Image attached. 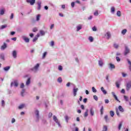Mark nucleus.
Listing matches in <instances>:
<instances>
[{
  "label": "nucleus",
  "instance_id": "nucleus-28",
  "mask_svg": "<svg viewBox=\"0 0 131 131\" xmlns=\"http://www.w3.org/2000/svg\"><path fill=\"white\" fill-rule=\"evenodd\" d=\"M39 32L41 36H43L46 34V32H45L43 30H40Z\"/></svg>",
  "mask_w": 131,
  "mask_h": 131
},
{
  "label": "nucleus",
  "instance_id": "nucleus-43",
  "mask_svg": "<svg viewBox=\"0 0 131 131\" xmlns=\"http://www.w3.org/2000/svg\"><path fill=\"white\" fill-rule=\"evenodd\" d=\"M57 81H58V82H59V83H61L62 82V78L61 77H59L57 79Z\"/></svg>",
  "mask_w": 131,
  "mask_h": 131
},
{
  "label": "nucleus",
  "instance_id": "nucleus-56",
  "mask_svg": "<svg viewBox=\"0 0 131 131\" xmlns=\"http://www.w3.org/2000/svg\"><path fill=\"white\" fill-rule=\"evenodd\" d=\"M93 98L94 100H95V101H98V96H97V95H94L93 96Z\"/></svg>",
  "mask_w": 131,
  "mask_h": 131
},
{
  "label": "nucleus",
  "instance_id": "nucleus-36",
  "mask_svg": "<svg viewBox=\"0 0 131 131\" xmlns=\"http://www.w3.org/2000/svg\"><path fill=\"white\" fill-rule=\"evenodd\" d=\"M104 119H105L106 122H109V119H108V116L107 115H105L104 116Z\"/></svg>",
  "mask_w": 131,
  "mask_h": 131
},
{
  "label": "nucleus",
  "instance_id": "nucleus-10",
  "mask_svg": "<svg viewBox=\"0 0 131 131\" xmlns=\"http://www.w3.org/2000/svg\"><path fill=\"white\" fill-rule=\"evenodd\" d=\"M37 5L38 7L37 8V10H38V11H40V9H41V1H38Z\"/></svg>",
  "mask_w": 131,
  "mask_h": 131
},
{
  "label": "nucleus",
  "instance_id": "nucleus-57",
  "mask_svg": "<svg viewBox=\"0 0 131 131\" xmlns=\"http://www.w3.org/2000/svg\"><path fill=\"white\" fill-rule=\"evenodd\" d=\"M116 60L117 61V62H120V58H119L118 56L116 57Z\"/></svg>",
  "mask_w": 131,
  "mask_h": 131
},
{
  "label": "nucleus",
  "instance_id": "nucleus-44",
  "mask_svg": "<svg viewBox=\"0 0 131 131\" xmlns=\"http://www.w3.org/2000/svg\"><path fill=\"white\" fill-rule=\"evenodd\" d=\"M58 69L59 71H62V70H63V67L61 66H59Z\"/></svg>",
  "mask_w": 131,
  "mask_h": 131
},
{
  "label": "nucleus",
  "instance_id": "nucleus-40",
  "mask_svg": "<svg viewBox=\"0 0 131 131\" xmlns=\"http://www.w3.org/2000/svg\"><path fill=\"white\" fill-rule=\"evenodd\" d=\"M4 14H5V10L4 9H1L0 10V15H4Z\"/></svg>",
  "mask_w": 131,
  "mask_h": 131
},
{
  "label": "nucleus",
  "instance_id": "nucleus-64",
  "mask_svg": "<svg viewBox=\"0 0 131 131\" xmlns=\"http://www.w3.org/2000/svg\"><path fill=\"white\" fill-rule=\"evenodd\" d=\"M14 122H16V120L15 119V118H12L11 120V123H14Z\"/></svg>",
  "mask_w": 131,
  "mask_h": 131
},
{
  "label": "nucleus",
  "instance_id": "nucleus-39",
  "mask_svg": "<svg viewBox=\"0 0 131 131\" xmlns=\"http://www.w3.org/2000/svg\"><path fill=\"white\" fill-rule=\"evenodd\" d=\"M25 93V89H23L21 92V96L24 97V93Z\"/></svg>",
  "mask_w": 131,
  "mask_h": 131
},
{
  "label": "nucleus",
  "instance_id": "nucleus-58",
  "mask_svg": "<svg viewBox=\"0 0 131 131\" xmlns=\"http://www.w3.org/2000/svg\"><path fill=\"white\" fill-rule=\"evenodd\" d=\"M15 34H16V32L15 31L10 32V35H15Z\"/></svg>",
  "mask_w": 131,
  "mask_h": 131
},
{
  "label": "nucleus",
  "instance_id": "nucleus-63",
  "mask_svg": "<svg viewBox=\"0 0 131 131\" xmlns=\"http://www.w3.org/2000/svg\"><path fill=\"white\" fill-rule=\"evenodd\" d=\"M37 28H34L33 29V32H36V31H37Z\"/></svg>",
  "mask_w": 131,
  "mask_h": 131
},
{
  "label": "nucleus",
  "instance_id": "nucleus-38",
  "mask_svg": "<svg viewBox=\"0 0 131 131\" xmlns=\"http://www.w3.org/2000/svg\"><path fill=\"white\" fill-rule=\"evenodd\" d=\"M110 115L111 117H113V116H114V112H113V111H111L110 112Z\"/></svg>",
  "mask_w": 131,
  "mask_h": 131
},
{
  "label": "nucleus",
  "instance_id": "nucleus-33",
  "mask_svg": "<svg viewBox=\"0 0 131 131\" xmlns=\"http://www.w3.org/2000/svg\"><path fill=\"white\" fill-rule=\"evenodd\" d=\"M7 26H8L7 25H2L1 26L0 29L1 30L5 29V28H7Z\"/></svg>",
  "mask_w": 131,
  "mask_h": 131
},
{
  "label": "nucleus",
  "instance_id": "nucleus-3",
  "mask_svg": "<svg viewBox=\"0 0 131 131\" xmlns=\"http://www.w3.org/2000/svg\"><path fill=\"white\" fill-rule=\"evenodd\" d=\"M129 53H130V50L129 49L128 47L125 46V50L123 52L124 56H127V55H128V54H129Z\"/></svg>",
  "mask_w": 131,
  "mask_h": 131
},
{
  "label": "nucleus",
  "instance_id": "nucleus-20",
  "mask_svg": "<svg viewBox=\"0 0 131 131\" xmlns=\"http://www.w3.org/2000/svg\"><path fill=\"white\" fill-rule=\"evenodd\" d=\"M25 107V104H21L20 105H19V106L18 107V109L19 110H21V109H23V108H24Z\"/></svg>",
  "mask_w": 131,
  "mask_h": 131
},
{
  "label": "nucleus",
  "instance_id": "nucleus-9",
  "mask_svg": "<svg viewBox=\"0 0 131 131\" xmlns=\"http://www.w3.org/2000/svg\"><path fill=\"white\" fill-rule=\"evenodd\" d=\"M81 29H82V25L79 24L76 26V31L77 32L79 31V30H81Z\"/></svg>",
  "mask_w": 131,
  "mask_h": 131
},
{
  "label": "nucleus",
  "instance_id": "nucleus-62",
  "mask_svg": "<svg viewBox=\"0 0 131 131\" xmlns=\"http://www.w3.org/2000/svg\"><path fill=\"white\" fill-rule=\"evenodd\" d=\"M116 85L117 88H119L120 84H119V83L118 82H116Z\"/></svg>",
  "mask_w": 131,
  "mask_h": 131
},
{
  "label": "nucleus",
  "instance_id": "nucleus-12",
  "mask_svg": "<svg viewBox=\"0 0 131 131\" xmlns=\"http://www.w3.org/2000/svg\"><path fill=\"white\" fill-rule=\"evenodd\" d=\"M105 35L106 36V39H109L111 37V33L110 32H106Z\"/></svg>",
  "mask_w": 131,
  "mask_h": 131
},
{
  "label": "nucleus",
  "instance_id": "nucleus-37",
  "mask_svg": "<svg viewBox=\"0 0 131 131\" xmlns=\"http://www.w3.org/2000/svg\"><path fill=\"white\" fill-rule=\"evenodd\" d=\"M107 130H108V127H107V126L106 125L103 126L102 131H107Z\"/></svg>",
  "mask_w": 131,
  "mask_h": 131
},
{
  "label": "nucleus",
  "instance_id": "nucleus-21",
  "mask_svg": "<svg viewBox=\"0 0 131 131\" xmlns=\"http://www.w3.org/2000/svg\"><path fill=\"white\" fill-rule=\"evenodd\" d=\"M110 69H115V66L112 63H110Z\"/></svg>",
  "mask_w": 131,
  "mask_h": 131
},
{
  "label": "nucleus",
  "instance_id": "nucleus-50",
  "mask_svg": "<svg viewBox=\"0 0 131 131\" xmlns=\"http://www.w3.org/2000/svg\"><path fill=\"white\" fill-rule=\"evenodd\" d=\"M51 47H54L55 46V42L54 41H52L50 43Z\"/></svg>",
  "mask_w": 131,
  "mask_h": 131
},
{
  "label": "nucleus",
  "instance_id": "nucleus-47",
  "mask_svg": "<svg viewBox=\"0 0 131 131\" xmlns=\"http://www.w3.org/2000/svg\"><path fill=\"white\" fill-rule=\"evenodd\" d=\"M94 16H98L99 15V12L96 10L94 13Z\"/></svg>",
  "mask_w": 131,
  "mask_h": 131
},
{
  "label": "nucleus",
  "instance_id": "nucleus-55",
  "mask_svg": "<svg viewBox=\"0 0 131 131\" xmlns=\"http://www.w3.org/2000/svg\"><path fill=\"white\" fill-rule=\"evenodd\" d=\"M71 6L72 8H74V6H75V2H72Z\"/></svg>",
  "mask_w": 131,
  "mask_h": 131
},
{
  "label": "nucleus",
  "instance_id": "nucleus-61",
  "mask_svg": "<svg viewBox=\"0 0 131 131\" xmlns=\"http://www.w3.org/2000/svg\"><path fill=\"white\" fill-rule=\"evenodd\" d=\"M92 30H93V31H97V28H96L95 26L93 27L92 28Z\"/></svg>",
  "mask_w": 131,
  "mask_h": 131
},
{
  "label": "nucleus",
  "instance_id": "nucleus-18",
  "mask_svg": "<svg viewBox=\"0 0 131 131\" xmlns=\"http://www.w3.org/2000/svg\"><path fill=\"white\" fill-rule=\"evenodd\" d=\"M41 123L43 124H48V122H47V119H46L45 118H42L41 119Z\"/></svg>",
  "mask_w": 131,
  "mask_h": 131
},
{
  "label": "nucleus",
  "instance_id": "nucleus-11",
  "mask_svg": "<svg viewBox=\"0 0 131 131\" xmlns=\"http://www.w3.org/2000/svg\"><path fill=\"white\" fill-rule=\"evenodd\" d=\"M7 43H6V42H4L3 45L1 47V49L2 50V51H4V50H6V49H7Z\"/></svg>",
  "mask_w": 131,
  "mask_h": 131
},
{
  "label": "nucleus",
  "instance_id": "nucleus-60",
  "mask_svg": "<svg viewBox=\"0 0 131 131\" xmlns=\"http://www.w3.org/2000/svg\"><path fill=\"white\" fill-rule=\"evenodd\" d=\"M2 107H5V100L2 101Z\"/></svg>",
  "mask_w": 131,
  "mask_h": 131
},
{
  "label": "nucleus",
  "instance_id": "nucleus-27",
  "mask_svg": "<svg viewBox=\"0 0 131 131\" xmlns=\"http://www.w3.org/2000/svg\"><path fill=\"white\" fill-rule=\"evenodd\" d=\"M100 113L101 115H103L104 114V106H101L100 108Z\"/></svg>",
  "mask_w": 131,
  "mask_h": 131
},
{
  "label": "nucleus",
  "instance_id": "nucleus-34",
  "mask_svg": "<svg viewBox=\"0 0 131 131\" xmlns=\"http://www.w3.org/2000/svg\"><path fill=\"white\" fill-rule=\"evenodd\" d=\"M122 126V122H120L119 124V126H118V129L119 130H120V129H121V127Z\"/></svg>",
  "mask_w": 131,
  "mask_h": 131
},
{
  "label": "nucleus",
  "instance_id": "nucleus-16",
  "mask_svg": "<svg viewBox=\"0 0 131 131\" xmlns=\"http://www.w3.org/2000/svg\"><path fill=\"white\" fill-rule=\"evenodd\" d=\"M98 64L100 67H103V65L104 64V62L102 59H100L98 61Z\"/></svg>",
  "mask_w": 131,
  "mask_h": 131
},
{
  "label": "nucleus",
  "instance_id": "nucleus-2",
  "mask_svg": "<svg viewBox=\"0 0 131 131\" xmlns=\"http://www.w3.org/2000/svg\"><path fill=\"white\" fill-rule=\"evenodd\" d=\"M38 68H39V63H37L33 68H31L30 70L34 73H36L38 71Z\"/></svg>",
  "mask_w": 131,
  "mask_h": 131
},
{
  "label": "nucleus",
  "instance_id": "nucleus-23",
  "mask_svg": "<svg viewBox=\"0 0 131 131\" xmlns=\"http://www.w3.org/2000/svg\"><path fill=\"white\" fill-rule=\"evenodd\" d=\"M88 113H89V110L86 109L84 114V117H88V116H89Z\"/></svg>",
  "mask_w": 131,
  "mask_h": 131
},
{
  "label": "nucleus",
  "instance_id": "nucleus-8",
  "mask_svg": "<svg viewBox=\"0 0 131 131\" xmlns=\"http://www.w3.org/2000/svg\"><path fill=\"white\" fill-rule=\"evenodd\" d=\"M112 95H113V96L114 97V98H115V100H116V101L119 102V103H120V101H119V100L117 98V96H116V95H115V92H112Z\"/></svg>",
  "mask_w": 131,
  "mask_h": 131
},
{
  "label": "nucleus",
  "instance_id": "nucleus-49",
  "mask_svg": "<svg viewBox=\"0 0 131 131\" xmlns=\"http://www.w3.org/2000/svg\"><path fill=\"white\" fill-rule=\"evenodd\" d=\"M114 47L115 49H118V47H119V46L116 43H115L114 44Z\"/></svg>",
  "mask_w": 131,
  "mask_h": 131
},
{
  "label": "nucleus",
  "instance_id": "nucleus-25",
  "mask_svg": "<svg viewBox=\"0 0 131 131\" xmlns=\"http://www.w3.org/2000/svg\"><path fill=\"white\" fill-rule=\"evenodd\" d=\"M30 82H31V81H30V78H28L26 83V85H29V84H30Z\"/></svg>",
  "mask_w": 131,
  "mask_h": 131
},
{
  "label": "nucleus",
  "instance_id": "nucleus-31",
  "mask_svg": "<svg viewBox=\"0 0 131 131\" xmlns=\"http://www.w3.org/2000/svg\"><path fill=\"white\" fill-rule=\"evenodd\" d=\"M127 31V30L125 29L122 30L121 33H122V34H123V35H125V33H126Z\"/></svg>",
  "mask_w": 131,
  "mask_h": 131
},
{
  "label": "nucleus",
  "instance_id": "nucleus-32",
  "mask_svg": "<svg viewBox=\"0 0 131 131\" xmlns=\"http://www.w3.org/2000/svg\"><path fill=\"white\" fill-rule=\"evenodd\" d=\"M64 119L66 120V122H67V123H68V120H69V117H68V116L66 115L64 116Z\"/></svg>",
  "mask_w": 131,
  "mask_h": 131
},
{
  "label": "nucleus",
  "instance_id": "nucleus-41",
  "mask_svg": "<svg viewBox=\"0 0 131 131\" xmlns=\"http://www.w3.org/2000/svg\"><path fill=\"white\" fill-rule=\"evenodd\" d=\"M40 19V14H38L37 16H36V21H39Z\"/></svg>",
  "mask_w": 131,
  "mask_h": 131
},
{
  "label": "nucleus",
  "instance_id": "nucleus-22",
  "mask_svg": "<svg viewBox=\"0 0 131 131\" xmlns=\"http://www.w3.org/2000/svg\"><path fill=\"white\" fill-rule=\"evenodd\" d=\"M101 91L102 92V93H103L104 95L107 94V91L105 90V89H104V87L101 88Z\"/></svg>",
  "mask_w": 131,
  "mask_h": 131
},
{
  "label": "nucleus",
  "instance_id": "nucleus-13",
  "mask_svg": "<svg viewBox=\"0 0 131 131\" xmlns=\"http://www.w3.org/2000/svg\"><path fill=\"white\" fill-rule=\"evenodd\" d=\"M13 85H14V86H16L17 88V86H18V82H17V81H14V82H12L11 83L10 86L12 87L13 86Z\"/></svg>",
  "mask_w": 131,
  "mask_h": 131
},
{
  "label": "nucleus",
  "instance_id": "nucleus-17",
  "mask_svg": "<svg viewBox=\"0 0 131 131\" xmlns=\"http://www.w3.org/2000/svg\"><path fill=\"white\" fill-rule=\"evenodd\" d=\"M127 61L128 62V64H129L128 69L129 71L131 72V61L128 59H127Z\"/></svg>",
  "mask_w": 131,
  "mask_h": 131
},
{
  "label": "nucleus",
  "instance_id": "nucleus-45",
  "mask_svg": "<svg viewBox=\"0 0 131 131\" xmlns=\"http://www.w3.org/2000/svg\"><path fill=\"white\" fill-rule=\"evenodd\" d=\"M116 114L119 117H120V114H119V111H118V109H116Z\"/></svg>",
  "mask_w": 131,
  "mask_h": 131
},
{
  "label": "nucleus",
  "instance_id": "nucleus-26",
  "mask_svg": "<svg viewBox=\"0 0 131 131\" xmlns=\"http://www.w3.org/2000/svg\"><path fill=\"white\" fill-rule=\"evenodd\" d=\"M118 109H119V111H120V112H124V110L123 109V108H122V106L121 105L119 106Z\"/></svg>",
  "mask_w": 131,
  "mask_h": 131
},
{
  "label": "nucleus",
  "instance_id": "nucleus-52",
  "mask_svg": "<svg viewBox=\"0 0 131 131\" xmlns=\"http://www.w3.org/2000/svg\"><path fill=\"white\" fill-rule=\"evenodd\" d=\"M37 39H38V38H37V37H35L33 39V42H35V41H36V40H37Z\"/></svg>",
  "mask_w": 131,
  "mask_h": 131
},
{
  "label": "nucleus",
  "instance_id": "nucleus-46",
  "mask_svg": "<svg viewBox=\"0 0 131 131\" xmlns=\"http://www.w3.org/2000/svg\"><path fill=\"white\" fill-rule=\"evenodd\" d=\"M10 19V20H13V19H14V13H11V14Z\"/></svg>",
  "mask_w": 131,
  "mask_h": 131
},
{
  "label": "nucleus",
  "instance_id": "nucleus-30",
  "mask_svg": "<svg viewBox=\"0 0 131 131\" xmlns=\"http://www.w3.org/2000/svg\"><path fill=\"white\" fill-rule=\"evenodd\" d=\"M88 39L90 41V42H93V41H94V38L93 37V36H89Z\"/></svg>",
  "mask_w": 131,
  "mask_h": 131
},
{
  "label": "nucleus",
  "instance_id": "nucleus-4",
  "mask_svg": "<svg viewBox=\"0 0 131 131\" xmlns=\"http://www.w3.org/2000/svg\"><path fill=\"white\" fill-rule=\"evenodd\" d=\"M53 120L57 123V124L58 125L59 127H62V126L61 125V124L60 123V121L57 118V117L56 116H53Z\"/></svg>",
  "mask_w": 131,
  "mask_h": 131
},
{
  "label": "nucleus",
  "instance_id": "nucleus-1",
  "mask_svg": "<svg viewBox=\"0 0 131 131\" xmlns=\"http://www.w3.org/2000/svg\"><path fill=\"white\" fill-rule=\"evenodd\" d=\"M34 114L35 115V121L36 122H38L40 118V116H39V111H38V110H36L34 112Z\"/></svg>",
  "mask_w": 131,
  "mask_h": 131
},
{
  "label": "nucleus",
  "instance_id": "nucleus-59",
  "mask_svg": "<svg viewBox=\"0 0 131 131\" xmlns=\"http://www.w3.org/2000/svg\"><path fill=\"white\" fill-rule=\"evenodd\" d=\"M53 116V114L52 113H49L48 115L49 118H51Z\"/></svg>",
  "mask_w": 131,
  "mask_h": 131
},
{
  "label": "nucleus",
  "instance_id": "nucleus-7",
  "mask_svg": "<svg viewBox=\"0 0 131 131\" xmlns=\"http://www.w3.org/2000/svg\"><path fill=\"white\" fill-rule=\"evenodd\" d=\"M26 2L30 4L31 6H33L35 4V0H27Z\"/></svg>",
  "mask_w": 131,
  "mask_h": 131
},
{
  "label": "nucleus",
  "instance_id": "nucleus-29",
  "mask_svg": "<svg viewBox=\"0 0 131 131\" xmlns=\"http://www.w3.org/2000/svg\"><path fill=\"white\" fill-rule=\"evenodd\" d=\"M117 16L118 17H121V11L118 10L117 12Z\"/></svg>",
  "mask_w": 131,
  "mask_h": 131
},
{
  "label": "nucleus",
  "instance_id": "nucleus-51",
  "mask_svg": "<svg viewBox=\"0 0 131 131\" xmlns=\"http://www.w3.org/2000/svg\"><path fill=\"white\" fill-rule=\"evenodd\" d=\"M24 40L25 41V42H29L30 40L29 39V38H26Z\"/></svg>",
  "mask_w": 131,
  "mask_h": 131
},
{
  "label": "nucleus",
  "instance_id": "nucleus-19",
  "mask_svg": "<svg viewBox=\"0 0 131 131\" xmlns=\"http://www.w3.org/2000/svg\"><path fill=\"white\" fill-rule=\"evenodd\" d=\"M11 68V67L8 66V67H5L3 68V70L4 71H6V72L9 71L10 70V69Z\"/></svg>",
  "mask_w": 131,
  "mask_h": 131
},
{
  "label": "nucleus",
  "instance_id": "nucleus-48",
  "mask_svg": "<svg viewBox=\"0 0 131 131\" xmlns=\"http://www.w3.org/2000/svg\"><path fill=\"white\" fill-rule=\"evenodd\" d=\"M92 92L93 93H97V90L95 87H92Z\"/></svg>",
  "mask_w": 131,
  "mask_h": 131
},
{
  "label": "nucleus",
  "instance_id": "nucleus-53",
  "mask_svg": "<svg viewBox=\"0 0 131 131\" xmlns=\"http://www.w3.org/2000/svg\"><path fill=\"white\" fill-rule=\"evenodd\" d=\"M104 102L105 104H109V103L110 102L108 99H105Z\"/></svg>",
  "mask_w": 131,
  "mask_h": 131
},
{
  "label": "nucleus",
  "instance_id": "nucleus-5",
  "mask_svg": "<svg viewBox=\"0 0 131 131\" xmlns=\"http://www.w3.org/2000/svg\"><path fill=\"white\" fill-rule=\"evenodd\" d=\"M77 92H78V88L74 86L73 90V93L74 97H75L77 94Z\"/></svg>",
  "mask_w": 131,
  "mask_h": 131
},
{
  "label": "nucleus",
  "instance_id": "nucleus-15",
  "mask_svg": "<svg viewBox=\"0 0 131 131\" xmlns=\"http://www.w3.org/2000/svg\"><path fill=\"white\" fill-rule=\"evenodd\" d=\"M90 114L91 115V116H94V115H95V111H94V108L91 107L90 108Z\"/></svg>",
  "mask_w": 131,
  "mask_h": 131
},
{
  "label": "nucleus",
  "instance_id": "nucleus-6",
  "mask_svg": "<svg viewBox=\"0 0 131 131\" xmlns=\"http://www.w3.org/2000/svg\"><path fill=\"white\" fill-rule=\"evenodd\" d=\"M130 88H131V81L127 83L126 86V91H127V92H128V91H129Z\"/></svg>",
  "mask_w": 131,
  "mask_h": 131
},
{
  "label": "nucleus",
  "instance_id": "nucleus-14",
  "mask_svg": "<svg viewBox=\"0 0 131 131\" xmlns=\"http://www.w3.org/2000/svg\"><path fill=\"white\" fill-rule=\"evenodd\" d=\"M12 56L14 59H16V58H17V51L16 50H14L12 52Z\"/></svg>",
  "mask_w": 131,
  "mask_h": 131
},
{
  "label": "nucleus",
  "instance_id": "nucleus-24",
  "mask_svg": "<svg viewBox=\"0 0 131 131\" xmlns=\"http://www.w3.org/2000/svg\"><path fill=\"white\" fill-rule=\"evenodd\" d=\"M0 58L3 61H5V54L4 53H2L0 54Z\"/></svg>",
  "mask_w": 131,
  "mask_h": 131
},
{
  "label": "nucleus",
  "instance_id": "nucleus-35",
  "mask_svg": "<svg viewBox=\"0 0 131 131\" xmlns=\"http://www.w3.org/2000/svg\"><path fill=\"white\" fill-rule=\"evenodd\" d=\"M111 12L112 14H114L115 13V8L113 7H112Z\"/></svg>",
  "mask_w": 131,
  "mask_h": 131
},
{
  "label": "nucleus",
  "instance_id": "nucleus-42",
  "mask_svg": "<svg viewBox=\"0 0 131 131\" xmlns=\"http://www.w3.org/2000/svg\"><path fill=\"white\" fill-rule=\"evenodd\" d=\"M124 99L126 102H128V97L125 95H124Z\"/></svg>",
  "mask_w": 131,
  "mask_h": 131
},
{
  "label": "nucleus",
  "instance_id": "nucleus-54",
  "mask_svg": "<svg viewBox=\"0 0 131 131\" xmlns=\"http://www.w3.org/2000/svg\"><path fill=\"white\" fill-rule=\"evenodd\" d=\"M47 52H45L43 53V55H42L43 59L46 58V56H47Z\"/></svg>",
  "mask_w": 131,
  "mask_h": 131
}]
</instances>
